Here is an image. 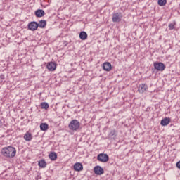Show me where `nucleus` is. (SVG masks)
<instances>
[{
  "label": "nucleus",
  "mask_w": 180,
  "mask_h": 180,
  "mask_svg": "<svg viewBox=\"0 0 180 180\" xmlns=\"http://www.w3.org/2000/svg\"><path fill=\"white\" fill-rule=\"evenodd\" d=\"M1 153L6 158H13L16 155V149L12 146L4 147L1 149Z\"/></svg>",
  "instance_id": "nucleus-1"
},
{
  "label": "nucleus",
  "mask_w": 180,
  "mask_h": 180,
  "mask_svg": "<svg viewBox=\"0 0 180 180\" xmlns=\"http://www.w3.org/2000/svg\"><path fill=\"white\" fill-rule=\"evenodd\" d=\"M80 126H81V123H79V121L77 120H72L70 122L68 127L70 130H72V131H77L79 129Z\"/></svg>",
  "instance_id": "nucleus-2"
},
{
  "label": "nucleus",
  "mask_w": 180,
  "mask_h": 180,
  "mask_svg": "<svg viewBox=\"0 0 180 180\" xmlns=\"http://www.w3.org/2000/svg\"><path fill=\"white\" fill-rule=\"evenodd\" d=\"M97 160L100 161V162H108L109 161V156L108 154L100 153L97 156Z\"/></svg>",
  "instance_id": "nucleus-3"
},
{
  "label": "nucleus",
  "mask_w": 180,
  "mask_h": 180,
  "mask_svg": "<svg viewBox=\"0 0 180 180\" xmlns=\"http://www.w3.org/2000/svg\"><path fill=\"white\" fill-rule=\"evenodd\" d=\"M153 66L157 71H164L165 70V65L161 62H155Z\"/></svg>",
  "instance_id": "nucleus-4"
},
{
  "label": "nucleus",
  "mask_w": 180,
  "mask_h": 180,
  "mask_svg": "<svg viewBox=\"0 0 180 180\" xmlns=\"http://www.w3.org/2000/svg\"><path fill=\"white\" fill-rule=\"evenodd\" d=\"M27 26L28 30H31L32 32H34V30H37L39 28V24L36 21L30 22Z\"/></svg>",
  "instance_id": "nucleus-5"
},
{
  "label": "nucleus",
  "mask_w": 180,
  "mask_h": 180,
  "mask_svg": "<svg viewBox=\"0 0 180 180\" xmlns=\"http://www.w3.org/2000/svg\"><path fill=\"white\" fill-rule=\"evenodd\" d=\"M94 174L96 175H103L105 174V171L103 170V168L101 166H96L94 168Z\"/></svg>",
  "instance_id": "nucleus-6"
},
{
  "label": "nucleus",
  "mask_w": 180,
  "mask_h": 180,
  "mask_svg": "<svg viewBox=\"0 0 180 180\" xmlns=\"http://www.w3.org/2000/svg\"><path fill=\"white\" fill-rule=\"evenodd\" d=\"M148 89V86L146 84H141L139 86L138 91L139 94H143V92H146Z\"/></svg>",
  "instance_id": "nucleus-7"
},
{
  "label": "nucleus",
  "mask_w": 180,
  "mask_h": 180,
  "mask_svg": "<svg viewBox=\"0 0 180 180\" xmlns=\"http://www.w3.org/2000/svg\"><path fill=\"white\" fill-rule=\"evenodd\" d=\"M46 68L49 71H56V68H57V64H56L54 62H49L47 64Z\"/></svg>",
  "instance_id": "nucleus-8"
},
{
  "label": "nucleus",
  "mask_w": 180,
  "mask_h": 180,
  "mask_svg": "<svg viewBox=\"0 0 180 180\" xmlns=\"http://www.w3.org/2000/svg\"><path fill=\"white\" fill-rule=\"evenodd\" d=\"M122 18H123L122 13H116L113 15V22H120Z\"/></svg>",
  "instance_id": "nucleus-9"
},
{
  "label": "nucleus",
  "mask_w": 180,
  "mask_h": 180,
  "mask_svg": "<svg viewBox=\"0 0 180 180\" xmlns=\"http://www.w3.org/2000/svg\"><path fill=\"white\" fill-rule=\"evenodd\" d=\"M73 168L75 171H77L78 172H79V171H82V169H84V166L82 163L77 162L74 165Z\"/></svg>",
  "instance_id": "nucleus-10"
},
{
  "label": "nucleus",
  "mask_w": 180,
  "mask_h": 180,
  "mask_svg": "<svg viewBox=\"0 0 180 180\" xmlns=\"http://www.w3.org/2000/svg\"><path fill=\"white\" fill-rule=\"evenodd\" d=\"M34 15L37 18H43L46 15V13L44 10L38 9L35 11Z\"/></svg>",
  "instance_id": "nucleus-11"
},
{
  "label": "nucleus",
  "mask_w": 180,
  "mask_h": 180,
  "mask_svg": "<svg viewBox=\"0 0 180 180\" xmlns=\"http://www.w3.org/2000/svg\"><path fill=\"white\" fill-rule=\"evenodd\" d=\"M103 69L105 71H110L112 70V64L109 62H105L103 64Z\"/></svg>",
  "instance_id": "nucleus-12"
},
{
  "label": "nucleus",
  "mask_w": 180,
  "mask_h": 180,
  "mask_svg": "<svg viewBox=\"0 0 180 180\" xmlns=\"http://www.w3.org/2000/svg\"><path fill=\"white\" fill-rule=\"evenodd\" d=\"M171 123V118L165 117L160 122L161 126H168Z\"/></svg>",
  "instance_id": "nucleus-13"
},
{
  "label": "nucleus",
  "mask_w": 180,
  "mask_h": 180,
  "mask_svg": "<svg viewBox=\"0 0 180 180\" xmlns=\"http://www.w3.org/2000/svg\"><path fill=\"white\" fill-rule=\"evenodd\" d=\"M79 37L81 40H86L88 39V34L85 31H82L79 33Z\"/></svg>",
  "instance_id": "nucleus-14"
},
{
  "label": "nucleus",
  "mask_w": 180,
  "mask_h": 180,
  "mask_svg": "<svg viewBox=\"0 0 180 180\" xmlns=\"http://www.w3.org/2000/svg\"><path fill=\"white\" fill-rule=\"evenodd\" d=\"M38 165L39 168H46L47 167V162L44 159H42L38 162Z\"/></svg>",
  "instance_id": "nucleus-15"
},
{
  "label": "nucleus",
  "mask_w": 180,
  "mask_h": 180,
  "mask_svg": "<svg viewBox=\"0 0 180 180\" xmlns=\"http://www.w3.org/2000/svg\"><path fill=\"white\" fill-rule=\"evenodd\" d=\"M47 25V22L44 20H41L38 23V27H40L41 29H44Z\"/></svg>",
  "instance_id": "nucleus-16"
},
{
  "label": "nucleus",
  "mask_w": 180,
  "mask_h": 180,
  "mask_svg": "<svg viewBox=\"0 0 180 180\" xmlns=\"http://www.w3.org/2000/svg\"><path fill=\"white\" fill-rule=\"evenodd\" d=\"M49 157L51 161H56L57 160V153L56 152H51Z\"/></svg>",
  "instance_id": "nucleus-17"
},
{
  "label": "nucleus",
  "mask_w": 180,
  "mask_h": 180,
  "mask_svg": "<svg viewBox=\"0 0 180 180\" xmlns=\"http://www.w3.org/2000/svg\"><path fill=\"white\" fill-rule=\"evenodd\" d=\"M24 139L26 141H30L33 139V136H32L31 133L27 132L24 135Z\"/></svg>",
  "instance_id": "nucleus-18"
},
{
  "label": "nucleus",
  "mask_w": 180,
  "mask_h": 180,
  "mask_svg": "<svg viewBox=\"0 0 180 180\" xmlns=\"http://www.w3.org/2000/svg\"><path fill=\"white\" fill-rule=\"evenodd\" d=\"M40 129L42 131H46V130H49V124L47 123H41L40 124Z\"/></svg>",
  "instance_id": "nucleus-19"
},
{
  "label": "nucleus",
  "mask_w": 180,
  "mask_h": 180,
  "mask_svg": "<svg viewBox=\"0 0 180 180\" xmlns=\"http://www.w3.org/2000/svg\"><path fill=\"white\" fill-rule=\"evenodd\" d=\"M158 4L160 6H165L167 0H158Z\"/></svg>",
  "instance_id": "nucleus-20"
},
{
  "label": "nucleus",
  "mask_w": 180,
  "mask_h": 180,
  "mask_svg": "<svg viewBox=\"0 0 180 180\" xmlns=\"http://www.w3.org/2000/svg\"><path fill=\"white\" fill-rule=\"evenodd\" d=\"M49 103H47L46 102H42L41 103V109H45L47 110V108H49Z\"/></svg>",
  "instance_id": "nucleus-21"
},
{
  "label": "nucleus",
  "mask_w": 180,
  "mask_h": 180,
  "mask_svg": "<svg viewBox=\"0 0 180 180\" xmlns=\"http://www.w3.org/2000/svg\"><path fill=\"white\" fill-rule=\"evenodd\" d=\"M169 30H174L175 29V22L170 23L169 25Z\"/></svg>",
  "instance_id": "nucleus-22"
},
{
  "label": "nucleus",
  "mask_w": 180,
  "mask_h": 180,
  "mask_svg": "<svg viewBox=\"0 0 180 180\" xmlns=\"http://www.w3.org/2000/svg\"><path fill=\"white\" fill-rule=\"evenodd\" d=\"M0 78H1V79H2V80L5 79V75H3V74H1V75H0Z\"/></svg>",
  "instance_id": "nucleus-23"
},
{
  "label": "nucleus",
  "mask_w": 180,
  "mask_h": 180,
  "mask_svg": "<svg viewBox=\"0 0 180 180\" xmlns=\"http://www.w3.org/2000/svg\"><path fill=\"white\" fill-rule=\"evenodd\" d=\"M176 167H177V168H179V169H180V161L177 162Z\"/></svg>",
  "instance_id": "nucleus-24"
},
{
  "label": "nucleus",
  "mask_w": 180,
  "mask_h": 180,
  "mask_svg": "<svg viewBox=\"0 0 180 180\" xmlns=\"http://www.w3.org/2000/svg\"><path fill=\"white\" fill-rule=\"evenodd\" d=\"M2 121L0 120V127L2 126Z\"/></svg>",
  "instance_id": "nucleus-25"
}]
</instances>
